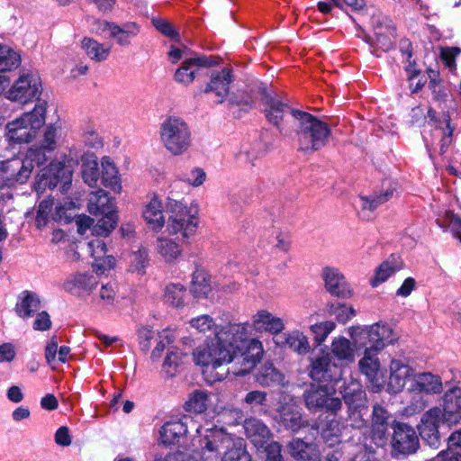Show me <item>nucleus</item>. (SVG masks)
Masks as SVG:
<instances>
[{
    "instance_id": "f257e3e1",
    "label": "nucleus",
    "mask_w": 461,
    "mask_h": 461,
    "mask_svg": "<svg viewBox=\"0 0 461 461\" xmlns=\"http://www.w3.org/2000/svg\"><path fill=\"white\" fill-rule=\"evenodd\" d=\"M262 355V343L250 339L249 323H230L195 348L193 359L203 372L216 371L214 380L221 381L229 373L234 375L249 373Z\"/></svg>"
},
{
    "instance_id": "f03ea898",
    "label": "nucleus",
    "mask_w": 461,
    "mask_h": 461,
    "mask_svg": "<svg viewBox=\"0 0 461 461\" xmlns=\"http://www.w3.org/2000/svg\"><path fill=\"white\" fill-rule=\"evenodd\" d=\"M349 330L357 349L364 348V356L358 362L361 373L374 388L380 390L385 384V378L377 355L396 339L393 330L385 324L375 323L364 328L351 327Z\"/></svg>"
},
{
    "instance_id": "7ed1b4c3",
    "label": "nucleus",
    "mask_w": 461,
    "mask_h": 461,
    "mask_svg": "<svg viewBox=\"0 0 461 461\" xmlns=\"http://www.w3.org/2000/svg\"><path fill=\"white\" fill-rule=\"evenodd\" d=\"M199 436L194 438L201 447L203 461H217L221 450H225L221 461H252L243 439L234 438L223 429H196Z\"/></svg>"
},
{
    "instance_id": "20e7f679",
    "label": "nucleus",
    "mask_w": 461,
    "mask_h": 461,
    "mask_svg": "<svg viewBox=\"0 0 461 461\" xmlns=\"http://www.w3.org/2000/svg\"><path fill=\"white\" fill-rule=\"evenodd\" d=\"M293 117L297 122L296 135L299 149L314 152L327 145L331 131L326 122L302 111L293 112Z\"/></svg>"
},
{
    "instance_id": "39448f33",
    "label": "nucleus",
    "mask_w": 461,
    "mask_h": 461,
    "mask_svg": "<svg viewBox=\"0 0 461 461\" xmlns=\"http://www.w3.org/2000/svg\"><path fill=\"white\" fill-rule=\"evenodd\" d=\"M44 154L36 149H29L23 156L0 160V188L25 183L34 167L44 165Z\"/></svg>"
},
{
    "instance_id": "423d86ee",
    "label": "nucleus",
    "mask_w": 461,
    "mask_h": 461,
    "mask_svg": "<svg viewBox=\"0 0 461 461\" xmlns=\"http://www.w3.org/2000/svg\"><path fill=\"white\" fill-rule=\"evenodd\" d=\"M46 111L47 102L39 101L32 111L9 122L5 127L6 139L19 144L31 142L45 123Z\"/></svg>"
},
{
    "instance_id": "0eeeda50",
    "label": "nucleus",
    "mask_w": 461,
    "mask_h": 461,
    "mask_svg": "<svg viewBox=\"0 0 461 461\" xmlns=\"http://www.w3.org/2000/svg\"><path fill=\"white\" fill-rule=\"evenodd\" d=\"M159 140L163 148L173 156L187 152L193 141L188 123L178 116H167L159 124Z\"/></svg>"
},
{
    "instance_id": "6e6552de",
    "label": "nucleus",
    "mask_w": 461,
    "mask_h": 461,
    "mask_svg": "<svg viewBox=\"0 0 461 461\" xmlns=\"http://www.w3.org/2000/svg\"><path fill=\"white\" fill-rule=\"evenodd\" d=\"M335 392L333 385H312L303 393L305 405L312 412L324 410L336 415L342 402L339 397L334 396Z\"/></svg>"
},
{
    "instance_id": "1a4fd4ad",
    "label": "nucleus",
    "mask_w": 461,
    "mask_h": 461,
    "mask_svg": "<svg viewBox=\"0 0 461 461\" xmlns=\"http://www.w3.org/2000/svg\"><path fill=\"white\" fill-rule=\"evenodd\" d=\"M167 230L169 235H179L183 241H188L194 235L198 220L194 213L180 202L174 201L171 205Z\"/></svg>"
},
{
    "instance_id": "9d476101",
    "label": "nucleus",
    "mask_w": 461,
    "mask_h": 461,
    "mask_svg": "<svg viewBox=\"0 0 461 461\" xmlns=\"http://www.w3.org/2000/svg\"><path fill=\"white\" fill-rule=\"evenodd\" d=\"M42 91L41 77L37 72L23 73L7 92L8 99L26 104L39 98Z\"/></svg>"
},
{
    "instance_id": "9b49d317",
    "label": "nucleus",
    "mask_w": 461,
    "mask_h": 461,
    "mask_svg": "<svg viewBox=\"0 0 461 461\" xmlns=\"http://www.w3.org/2000/svg\"><path fill=\"white\" fill-rule=\"evenodd\" d=\"M393 429L392 447L395 453L411 455L418 450L419 438L411 426L402 422H394Z\"/></svg>"
},
{
    "instance_id": "f8f14e48",
    "label": "nucleus",
    "mask_w": 461,
    "mask_h": 461,
    "mask_svg": "<svg viewBox=\"0 0 461 461\" xmlns=\"http://www.w3.org/2000/svg\"><path fill=\"white\" fill-rule=\"evenodd\" d=\"M443 421L442 411L434 407L424 412L418 425L420 438L429 447L438 448L440 446L439 423Z\"/></svg>"
},
{
    "instance_id": "ddd939ff",
    "label": "nucleus",
    "mask_w": 461,
    "mask_h": 461,
    "mask_svg": "<svg viewBox=\"0 0 461 461\" xmlns=\"http://www.w3.org/2000/svg\"><path fill=\"white\" fill-rule=\"evenodd\" d=\"M216 63L213 58L207 56L187 58L176 70L174 78L179 84L188 86L192 84L195 77L199 75V71L202 68L212 67Z\"/></svg>"
},
{
    "instance_id": "4468645a",
    "label": "nucleus",
    "mask_w": 461,
    "mask_h": 461,
    "mask_svg": "<svg viewBox=\"0 0 461 461\" xmlns=\"http://www.w3.org/2000/svg\"><path fill=\"white\" fill-rule=\"evenodd\" d=\"M258 94L264 105L265 116L268 122L277 127L281 131L280 125L285 114L291 113L295 110L292 109L286 103L282 102L276 97L267 95L264 87H258Z\"/></svg>"
},
{
    "instance_id": "2eb2a0df",
    "label": "nucleus",
    "mask_w": 461,
    "mask_h": 461,
    "mask_svg": "<svg viewBox=\"0 0 461 461\" xmlns=\"http://www.w3.org/2000/svg\"><path fill=\"white\" fill-rule=\"evenodd\" d=\"M233 81V77L230 69L222 68L220 71L212 73L209 82L206 84L203 92L212 95L216 104H221L226 99L230 92V85Z\"/></svg>"
},
{
    "instance_id": "dca6fc26",
    "label": "nucleus",
    "mask_w": 461,
    "mask_h": 461,
    "mask_svg": "<svg viewBox=\"0 0 461 461\" xmlns=\"http://www.w3.org/2000/svg\"><path fill=\"white\" fill-rule=\"evenodd\" d=\"M389 369L388 391L394 393L401 392L406 382L411 381L415 375L414 370L402 359L393 358Z\"/></svg>"
},
{
    "instance_id": "f3484780",
    "label": "nucleus",
    "mask_w": 461,
    "mask_h": 461,
    "mask_svg": "<svg viewBox=\"0 0 461 461\" xmlns=\"http://www.w3.org/2000/svg\"><path fill=\"white\" fill-rule=\"evenodd\" d=\"M341 369L331 364L328 356L317 357L312 361L310 376L318 382L337 383L341 379Z\"/></svg>"
},
{
    "instance_id": "a211bd4d",
    "label": "nucleus",
    "mask_w": 461,
    "mask_h": 461,
    "mask_svg": "<svg viewBox=\"0 0 461 461\" xmlns=\"http://www.w3.org/2000/svg\"><path fill=\"white\" fill-rule=\"evenodd\" d=\"M443 422L448 426L461 420V388L453 387L447 390L443 397Z\"/></svg>"
},
{
    "instance_id": "6ab92c4d",
    "label": "nucleus",
    "mask_w": 461,
    "mask_h": 461,
    "mask_svg": "<svg viewBox=\"0 0 461 461\" xmlns=\"http://www.w3.org/2000/svg\"><path fill=\"white\" fill-rule=\"evenodd\" d=\"M98 285L97 276L93 274L78 273L69 276L63 284V289L74 295L89 294Z\"/></svg>"
},
{
    "instance_id": "aec40b11",
    "label": "nucleus",
    "mask_w": 461,
    "mask_h": 461,
    "mask_svg": "<svg viewBox=\"0 0 461 461\" xmlns=\"http://www.w3.org/2000/svg\"><path fill=\"white\" fill-rule=\"evenodd\" d=\"M321 277L325 283V288L330 294L341 297L351 295V289L339 269L326 267L322 269Z\"/></svg>"
},
{
    "instance_id": "412c9836",
    "label": "nucleus",
    "mask_w": 461,
    "mask_h": 461,
    "mask_svg": "<svg viewBox=\"0 0 461 461\" xmlns=\"http://www.w3.org/2000/svg\"><path fill=\"white\" fill-rule=\"evenodd\" d=\"M103 32H107V37L114 39L117 44L128 46L131 40L139 33V26L135 23H127L119 26L113 23L104 22L101 24Z\"/></svg>"
},
{
    "instance_id": "4be33fe9",
    "label": "nucleus",
    "mask_w": 461,
    "mask_h": 461,
    "mask_svg": "<svg viewBox=\"0 0 461 461\" xmlns=\"http://www.w3.org/2000/svg\"><path fill=\"white\" fill-rule=\"evenodd\" d=\"M243 428L246 436L257 448H263L272 438L268 427L257 418L246 419Z\"/></svg>"
},
{
    "instance_id": "5701e85b",
    "label": "nucleus",
    "mask_w": 461,
    "mask_h": 461,
    "mask_svg": "<svg viewBox=\"0 0 461 461\" xmlns=\"http://www.w3.org/2000/svg\"><path fill=\"white\" fill-rule=\"evenodd\" d=\"M41 308L40 296L36 293L25 290L19 294L14 311L18 317L26 321L34 317Z\"/></svg>"
},
{
    "instance_id": "b1692460",
    "label": "nucleus",
    "mask_w": 461,
    "mask_h": 461,
    "mask_svg": "<svg viewBox=\"0 0 461 461\" xmlns=\"http://www.w3.org/2000/svg\"><path fill=\"white\" fill-rule=\"evenodd\" d=\"M351 387L352 388L349 392L348 391V388L345 390L343 393V398L345 402L349 405V425L352 428L360 429L365 425L366 421L357 408L358 406L357 402L362 400L364 392L360 389V386L357 384L352 383Z\"/></svg>"
},
{
    "instance_id": "393cba45",
    "label": "nucleus",
    "mask_w": 461,
    "mask_h": 461,
    "mask_svg": "<svg viewBox=\"0 0 461 461\" xmlns=\"http://www.w3.org/2000/svg\"><path fill=\"white\" fill-rule=\"evenodd\" d=\"M442 382L439 376L431 373L415 374L409 391L425 393H439L442 391Z\"/></svg>"
},
{
    "instance_id": "a878e982",
    "label": "nucleus",
    "mask_w": 461,
    "mask_h": 461,
    "mask_svg": "<svg viewBox=\"0 0 461 461\" xmlns=\"http://www.w3.org/2000/svg\"><path fill=\"white\" fill-rule=\"evenodd\" d=\"M288 453L297 460L315 461L320 458V450L316 444L308 443L301 438H293L286 446Z\"/></svg>"
},
{
    "instance_id": "bb28decb",
    "label": "nucleus",
    "mask_w": 461,
    "mask_h": 461,
    "mask_svg": "<svg viewBox=\"0 0 461 461\" xmlns=\"http://www.w3.org/2000/svg\"><path fill=\"white\" fill-rule=\"evenodd\" d=\"M253 325L257 330L271 334H278L285 329L283 320L266 310L258 311L253 316Z\"/></svg>"
},
{
    "instance_id": "cd10ccee",
    "label": "nucleus",
    "mask_w": 461,
    "mask_h": 461,
    "mask_svg": "<svg viewBox=\"0 0 461 461\" xmlns=\"http://www.w3.org/2000/svg\"><path fill=\"white\" fill-rule=\"evenodd\" d=\"M114 199L108 196L107 193L103 190L93 192L89 195L88 212L93 215H100L114 212Z\"/></svg>"
},
{
    "instance_id": "c85d7f7f",
    "label": "nucleus",
    "mask_w": 461,
    "mask_h": 461,
    "mask_svg": "<svg viewBox=\"0 0 461 461\" xmlns=\"http://www.w3.org/2000/svg\"><path fill=\"white\" fill-rule=\"evenodd\" d=\"M142 216L145 221L153 230L161 229L165 223V218L160 200L156 196H152L148 203L144 206Z\"/></svg>"
},
{
    "instance_id": "c756f323",
    "label": "nucleus",
    "mask_w": 461,
    "mask_h": 461,
    "mask_svg": "<svg viewBox=\"0 0 461 461\" xmlns=\"http://www.w3.org/2000/svg\"><path fill=\"white\" fill-rule=\"evenodd\" d=\"M187 433V425L184 420H171L166 422L159 430L160 442L163 445H171Z\"/></svg>"
},
{
    "instance_id": "7c9ffc66",
    "label": "nucleus",
    "mask_w": 461,
    "mask_h": 461,
    "mask_svg": "<svg viewBox=\"0 0 461 461\" xmlns=\"http://www.w3.org/2000/svg\"><path fill=\"white\" fill-rule=\"evenodd\" d=\"M276 343L282 347H288L299 354H306L310 350V344L307 337L299 330L283 333L277 339Z\"/></svg>"
},
{
    "instance_id": "2f4dec72",
    "label": "nucleus",
    "mask_w": 461,
    "mask_h": 461,
    "mask_svg": "<svg viewBox=\"0 0 461 461\" xmlns=\"http://www.w3.org/2000/svg\"><path fill=\"white\" fill-rule=\"evenodd\" d=\"M393 195V189H387L380 194L371 195V196H360V216L363 219L369 220L370 215L369 212H374L378 206L386 203L390 200Z\"/></svg>"
},
{
    "instance_id": "473e14b6",
    "label": "nucleus",
    "mask_w": 461,
    "mask_h": 461,
    "mask_svg": "<svg viewBox=\"0 0 461 461\" xmlns=\"http://www.w3.org/2000/svg\"><path fill=\"white\" fill-rule=\"evenodd\" d=\"M101 165L103 185L111 188L114 193L119 194L122 191V185L116 167L107 157L103 158Z\"/></svg>"
},
{
    "instance_id": "72a5a7b5",
    "label": "nucleus",
    "mask_w": 461,
    "mask_h": 461,
    "mask_svg": "<svg viewBox=\"0 0 461 461\" xmlns=\"http://www.w3.org/2000/svg\"><path fill=\"white\" fill-rule=\"evenodd\" d=\"M212 291L211 280L203 269H196L193 274L190 292L197 298H206Z\"/></svg>"
},
{
    "instance_id": "f704fd0d",
    "label": "nucleus",
    "mask_w": 461,
    "mask_h": 461,
    "mask_svg": "<svg viewBox=\"0 0 461 461\" xmlns=\"http://www.w3.org/2000/svg\"><path fill=\"white\" fill-rule=\"evenodd\" d=\"M156 250L167 263L176 260L182 255L180 245L167 238L157 239Z\"/></svg>"
},
{
    "instance_id": "c9c22d12",
    "label": "nucleus",
    "mask_w": 461,
    "mask_h": 461,
    "mask_svg": "<svg viewBox=\"0 0 461 461\" xmlns=\"http://www.w3.org/2000/svg\"><path fill=\"white\" fill-rule=\"evenodd\" d=\"M129 267L128 271L142 276L146 274V267L149 266V258L148 249L140 247L137 250L130 253L128 257Z\"/></svg>"
},
{
    "instance_id": "e433bc0d",
    "label": "nucleus",
    "mask_w": 461,
    "mask_h": 461,
    "mask_svg": "<svg viewBox=\"0 0 461 461\" xmlns=\"http://www.w3.org/2000/svg\"><path fill=\"white\" fill-rule=\"evenodd\" d=\"M402 268V264L398 258L392 257L391 258L383 262L376 269L375 276L372 279L371 284L373 286L385 282L391 276Z\"/></svg>"
},
{
    "instance_id": "4c0bfd02",
    "label": "nucleus",
    "mask_w": 461,
    "mask_h": 461,
    "mask_svg": "<svg viewBox=\"0 0 461 461\" xmlns=\"http://www.w3.org/2000/svg\"><path fill=\"white\" fill-rule=\"evenodd\" d=\"M82 48L86 55L93 60L103 61L109 56L111 46L106 43H99L95 40L85 38L82 41Z\"/></svg>"
},
{
    "instance_id": "58836bf2",
    "label": "nucleus",
    "mask_w": 461,
    "mask_h": 461,
    "mask_svg": "<svg viewBox=\"0 0 461 461\" xmlns=\"http://www.w3.org/2000/svg\"><path fill=\"white\" fill-rule=\"evenodd\" d=\"M59 137V129L54 124L47 126L41 146H33L31 149H40L44 154V164L50 159L49 153L53 151L57 147V140Z\"/></svg>"
},
{
    "instance_id": "ea45409f",
    "label": "nucleus",
    "mask_w": 461,
    "mask_h": 461,
    "mask_svg": "<svg viewBox=\"0 0 461 461\" xmlns=\"http://www.w3.org/2000/svg\"><path fill=\"white\" fill-rule=\"evenodd\" d=\"M257 382L262 386L279 385L284 382V375L273 365H264L257 375Z\"/></svg>"
},
{
    "instance_id": "a19ab883",
    "label": "nucleus",
    "mask_w": 461,
    "mask_h": 461,
    "mask_svg": "<svg viewBox=\"0 0 461 461\" xmlns=\"http://www.w3.org/2000/svg\"><path fill=\"white\" fill-rule=\"evenodd\" d=\"M279 412L280 421L286 429L296 432L303 426L302 415L296 407H283Z\"/></svg>"
},
{
    "instance_id": "79ce46f5",
    "label": "nucleus",
    "mask_w": 461,
    "mask_h": 461,
    "mask_svg": "<svg viewBox=\"0 0 461 461\" xmlns=\"http://www.w3.org/2000/svg\"><path fill=\"white\" fill-rule=\"evenodd\" d=\"M54 176V181L51 179L48 183L49 186L55 187L58 183H62L63 187L71 182V172L60 163H50L49 168L43 173V176ZM47 185V182L45 183Z\"/></svg>"
},
{
    "instance_id": "37998d69",
    "label": "nucleus",
    "mask_w": 461,
    "mask_h": 461,
    "mask_svg": "<svg viewBox=\"0 0 461 461\" xmlns=\"http://www.w3.org/2000/svg\"><path fill=\"white\" fill-rule=\"evenodd\" d=\"M262 155L256 145H245L235 154V159L242 166L257 167Z\"/></svg>"
},
{
    "instance_id": "c03bdc74",
    "label": "nucleus",
    "mask_w": 461,
    "mask_h": 461,
    "mask_svg": "<svg viewBox=\"0 0 461 461\" xmlns=\"http://www.w3.org/2000/svg\"><path fill=\"white\" fill-rule=\"evenodd\" d=\"M82 176L89 186H95L99 179L98 163L92 155H86L82 158Z\"/></svg>"
},
{
    "instance_id": "a18cd8bd",
    "label": "nucleus",
    "mask_w": 461,
    "mask_h": 461,
    "mask_svg": "<svg viewBox=\"0 0 461 461\" xmlns=\"http://www.w3.org/2000/svg\"><path fill=\"white\" fill-rule=\"evenodd\" d=\"M331 352L339 359L353 361L355 349L351 342L343 337L333 339L331 344Z\"/></svg>"
},
{
    "instance_id": "49530a36",
    "label": "nucleus",
    "mask_w": 461,
    "mask_h": 461,
    "mask_svg": "<svg viewBox=\"0 0 461 461\" xmlns=\"http://www.w3.org/2000/svg\"><path fill=\"white\" fill-rule=\"evenodd\" d=\"M20 55L6 45L0 44V71H10L19 67Z\"/></svg>"
},
{
    "instance_id": "de8ad7c7",
    "label": "nucleus",
    "mask_w": 461,
    "mask_h": 461,
    "mask_svg": "<svg viewBox=\"0 0 461 461\" xmlns=\"http://www.w3.org/2000/svg\"><path fill=\"white\" fill-rule=\"evenodd\" d=\"M209 395L206 392L196 390L189 396L185 402V410L194 413H202L208 407Z\"/></svg>"
},
{
    "instance_id": "09e8293b",
    "label": "nucleus",
    "mask_w": 461,
    "mask_h": 461,
    "mask_svg": "<svg viewBox=\"0 0 461 461\" xmlns=\"http://www.w3.org/2000/svg\"><path fill=\"white\" fill-rule=\"evenodd\" d=\"M185 357L186 354H184L177 348H171L167 352L162 366V371L166 374L167 378L173 377L176 375L178 366Z\"/></svg>"
},
{
    "instance_id": "8fccbe9b",
    "label": "nucleus",
    "mask_w": 461,
    "mask_h": 461,
    "mask_svg": "<svg viewBox=\"0 0 461 461\" xmlns=\"http://www.w3.org/2000/svg\"><path fill=\"white\" fill-rule=\"evenodd\" d=\"M185 292L186 290L183 285L169 284L166 286L164 300L175 307H179L184 304Z\"/></svg>"
},
{
    "instance_id": "3c124183",
    "label": "nucleus",
    "mask_w": 461,
    "mask_h": 461,
    "mask_svg": "<svg viewBox=\"0 0 461 461\" xmlns=\"http://www.w3.org/2000/svg\"><path fill=\"white\" fill-rule=\"evenodd\" d=\"M103 217L98 220L94 227V232L98 236H107L117 224V215L114 212L101 214Z\"/></svg>"
},
{
    "instance_id": "603ef678",
    "label": "nucleus",
    "mask_w": 461,
    "mask_h": 461,
    "mask_svg": "<svg viewBox=\"0 0 461 461\" xmlns=\"http://www.w3.org/2000/svg\"><path fill=\"white\" fill-rule=\"evenodd\" d=\"M401 51L407 75L410 76L411 78L413 77V76L420 75V71L416 68V61L412 59L411 45L409 41H403L402 43Z\"/></svg>"
},
{
    "instance_id": "864d4df0",
    "label": "nucleus",
    "mask_w": 461,
    "mask_h": 461,
    "mask_svg": "<svg viewBox=\"0 0 461 461\" xmlns=\"http://www.w3.org/2000/svg\"><path fill=\"white\" fill-rule=\"evenodd\" d=\"M260 95V94H258V90L254 94H249L245 91L239 90L236 93H233L230 97V103L249 110L253 107L257 99L256 95Z\"/></svg>"
},
{
    "instance_id": "5fc2aeb1",
    "label": "nucleus",
    "mask_w": 461,
    "mask_h": 461,
    "mask_svg": "<svg viewBox=\"0 0 461 461\" xmlns=\"http://www.w3.org/2000/svg\"><path fill=\"white\" fill-rule=\"evenodd\" d=\"M335 323L330 321L315 323L311 325L310 330L314 335V339L317 344L322 343L329 334L335 329Z\"/></svg>"
},
{
    "instance_id": "6e6d98bb",
    "label": "nucleus",
    "mask_w": 461,
    "mask_h": 461,
    "mask_svg": "<svg viewBox=\"0 0 461 461\" xmlns=\"http://www.w3.org/2000/svg\"><path fill=\"white\" fill-rule=\"evenodd\" d=\"M267 401V393L260 390L249 392L244 398V403L252 410L257 408H266Z\"/></svg>"
},
{
    "instance_id": "4d7b16f0",
    "label": "nucleus",
    "mask_w": 461,
    "mask_h": 461,
    "mask_svg": "<svg viewBox=\"0 0 461 461\" xmlns=\"http://www.w3.org/2000/svg\"><path fill=\"white\" fill-rule=\"evenodd\" d=\"M180 180L192 186L198 187L206 180V173L201 167H194L189 173L183 174Z\"/></svg>"
},
{
    "instance_id": "13d9d810",
    "label": "nucleus",
    "mask_w": 461,
    "mask_h": 461,
    "mask_svg": "<svg viewBox=\"0 0 461 461\" xmlns=\"http://www.w3.org/2000/svg\"><path fill=\"white\" fill-rule=\"evenodd\" d=\"M190 324L193 328L203 333L216 330L213 319L207 314L192 319Z\"/></svg>"
},
{
    "instance_id": "bf43d9fd",
    "label": "nucleus",
    "mask_w": 461,
    "mask_h": 461,
    "mask_svg": "<svg viewBox=\"0 0 461 461\" xmlns=\"http://www.w3.org/2000/svg\"><path fill=\"white\" fill-rule=\"evenodd\" d=\"M116 295V286L113 284H106L101 286L98 295V303L102 306H110L113 303Z\"/></svg>"
},
{
    "instance_id": "052dcab7",
    "label": "nucleus",
    "mask_w": 461,
    "mask_h": 461,
    "mask_svg": "<svg viewBox=\"0 0 461 461\" xmlns=\"http://www.w3.org/2000/svg\"><path fill=\"white\" fill-rule=\"evenodd\" d=\"M371 438L377 447H384L388 440V425H372Z\"/></svg>"
},
{
    "instance_id": "680f3d73",
    "label": "nucleus",
    "mask_w": 461,
    "mask_h": 461,
    "mask_svg": "<svg viewBox=\"0 0 461 461\" xmlns=\"http://www.w3.org/2000/svg\"><path fill=\"white\" fill-rule=\"evenodd\" d=\"M158 339H159L157 343V346L151 353V358L154 360L158 359L161 357V353L164 351L166 346L174 341V336L168 330H163L158 335Z\"/></svg>"
},
{
    "instance_id": "e2e57ef3",
    "label": "nucleus",
    "mask_w": 461,
    "mask_h": 461,
    "mask_svg": "<svg viewBox=\"0 0 461 461\" xmlns=\"http://www.w3.org/2000/svg\"><path fill=\"white\" fill-rule=\"evenodd\" d=\"M52 204V202L49 200H43L40 203L35 220L36 225L39 229L45 226L48 222L49 213L51 211Z\"/></svg>"
},
{
    "instance_id": "0e129e2a",
    "label": "nucleus",
    "mask_w": 461,
    "mask_h": 461,
    "mask_svg": "<svg viewBox=\"0 0 461 461\" xmlns=\"http://www.w3.org/2000/svg\"><path fill=\"white\" fill-rule=\"evenodd\" d=\"M350 455V461H376L374 451L365 446H355Z\"/></svg>"
},
{
    "instance_id": "69168bd1",
    "label": "nucleus",
    "mask_w": 461,
    "mask_h": 461,
    "mask_svg": "<svg viewBox=\"0 0 461 461\" xmlns=\"http://www.w3.org/2000/svg\"><path fill=\"white\" fill-rule=\"evenodd\" d=\"M36 318L33 321L32 328L35 330L45 331L50 329L51 321L50 316L46 311L38 312L36 314Z\"/></svg>"
},
{
    "instance_id": "338daca9",
    "label": "nucleus",
    "mask_w": 461,
    "mask_h": 461,
    "mask_svg": "<svg viewBox=\"0 0 461 461\" xmlns=\"http://www.w3.org/2000/svg\"><path fill=\"white\" fill-rule=\"evenodd\" d=\"M264 448L267 454L266 461H284L281 454L282 446L278 442H268Z\"/></svg>"
},
{
    "instance_id": "774afa93",
    "label": "nucleus",
    "mask_w": 461,
    "mask_h": 461,
    "mask_svg": "<svg viewBox=\"0 0 461 461\" xmlns=\"http://www.w3.org/2000/svg\"><path fill=\"white\" fill-rule=\"evenodd\" d=\"M435 461H461V450L447 447L437 455Z\"/></svg>"
}]
</instances>
